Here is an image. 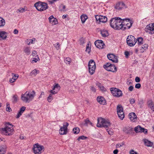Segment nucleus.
Masks as SVG:
<instances>
[{"instance_id": "1", "label": "nucleus", "mask_w": 154, "mask_h": 154, "mask_svg": "<svg viewBox=\"0 0 154 154\" xmlns=\"http://www.w3.org/2000/svg\"><path fill=\"white\" fill-rule=\"evenodd\" d=\"M110 25L112 28L115 29L122 30V19L119 18H112L110 20Z\"/></svg>"}, {"instance_id": "2", "label": "nucleus", "mask_w": 154, "mask_h": 154, "mask_svg": "<svg viewBox=\"0 0 154 154\" xmlns=\"http://www.w3.org/2000/svg\"><path fill=\"white\" fill-rule=\"evenodd\" d=\"M1 133L5 135L10 136L12 135L14 133V130L12 126L9 127L6 126L4 128L0 129Z\"/></svg>"}, {"instance_id": "3", "label": "nucleus", "mask_w": 154, "mask_h": 154, "mask_svg": "<svg viewBox=\"0 0 154 154\" xmlns=\"http://www.w3.org/2000/svg\"><path fill=\"white\" fill-rule=\"evenodd\" d=\"M98 122L97 125L98 127H104L107 128L110 126V123L109 121L106 120L102 118H100L98 119Z\"/></svg>"}, {"instance_id": "4", "label": "nucleus", "mask_w": 154, "mask_h": 154, "mask_svg": "<svg viewBox=\"0 0 154 154\" xmlns=\"http://www.w3.org/2000/svg\"><path fill=\"white\" fill-rule=\"evenodd\" d=\"M34 6L36 9L39 11H45L48 8V4L46 3L41 2L35 3Z\"/></svg>"}, {"instance_id": "5", "label": "nucleus", "mask_w": 154, "mask_h": 154, "mask_svg": "<svg viewBox=\"0 0 154 154\" xmlns=\"http://www.w3.org/2000/svg\"><path fill=\"white\" fill-rule=\"evenodd\" d=\"M32 150L35 154H41L44 151L45 148L43 146L37 143L33 145Z\"/></svg>"}, {"instance_id": "6", "label": "nucleus", "mask_w": 154, "mask_h": 154, "mask_svg": "<svg viewBox=\"0 0 154 154\" xmlns=\"http://www.w3.org/2000/svg\"><path fill=\"white\" fill-rule=\"evenodd\" d=\"M88 69L89 73L91 75H93L95 72L96 69V65L93 60H90L88 63Z\"/></svg>"}, {"instance_id": "7", "label": "nucleus", "mask_w": 154, "mask_h": 154, "mask_svg": "<svg viewBox=\"0 0 154 154\" xmlns=\"http://www.w3.org/2000/svg\"><path fill=\"white\" fill-rule=\"evenodd\" d=\"M137 42L135 37L131 35H129L127 38V43L129 46H134Z\"/></svg>"}, {"instance_id": "8", "label": "nucleus", "mask_w": 154, "mask_h": 154, "mask_svg": "<svg viewBox=\"0 0 154 154\" xmlns=\"http://www.w3.org/2000/svg\"><path fill=\"white\" fill-rule=\"evenodd\" d=\"M103 67L106 70L109 71L115 72L117 71V69L115 66L109 63H106L105 65H103Z\"/></svg>"}, {"instance_id": "9", "label": "nucleus", "mask_w": 154, "mask_h": 154, "mask_svg": "<svg viewBox=\"0 0 154 154\" xmlns=\"http://www.w3.org/2000/svg\"><path fill=\"white\" fill-rule=\"evenodd\" d=\"M110 90L112 95L116 97H119L122 95V92L120 90L116 88H110Z\"/></svg>"}, {"instance_id": "10", "label": "nucleus", "mask_w": 154, "mask_h": 154, "mask_svg": "<svg viewBox=\"0 0 154 154\" xmlns=\"http://www.w3.org/2000/svg\"><path fill=\"white\" fill-rule=\"evenodd\" d=\"M117 110L118 117L119 119L122 120L125 117L123 108L121 105H118L117 106Z\"/></svg>"}, {"instance_id": "11", "label": "nucleus", "mask_w": 154, "mask_h": 154, "mask_svg": "<svg viewBox=\"0 0 154 154\" xmlns=\"http://www.w3.org/2000/svg\"><path fill=\"white\" fill-rule=\"evenodd\" d=\"M145 31L149 34L152 35L154 34V23L149 24L145 28Z\"/></svg>"}, {"instance_id": "12", "label": "nucleus", "mask_w": 154, "mask_h": 154, "mask_svg": "<svg viewBox=\"0 0 154 154\" xmlns=\"http://www.w3.org/2000/svg\"><path fill=\"white\" fill-rule=\"evenodd\" d=\"M63 127H61L59 130V133L61 135L66 134L67 132V127L69 125V124L67 122L63 123Z\"/></svg>"}, {"instance_id": "13", "label": "nucleus", "mask_w": 154, "mask_h": 154, "mask_svg": "<svg viewBox=\"0 0 154 154\" xmlns=\"http://www.w3.org/2000/svg\"><path fill=\"white\" fill-rule=\"evenodd\" d=\"M95 18L97 21L102 23H105L107 21V18L106 17L102 15L95 16Z\"/></svg>"}, {"instance_id": "14", "label": "nucleus", "mask_w": 154, "mask_h": 154, "mask_svg": "<svg viewBox=\"0 0 154 154\" xmlns=\"http://www.w3.org/2000/svg\"><path fill=\"white\" fill-rule=\"evenodd\" d=\"M95 45L96 47L99 49H102L104 48L105 45L102 40H97L95 42Z\"/></svg>"}, {"instance_id": "15", "label": "nucleus", "mask_w": 154, "mask_h": 154, "mask_svg": "<svg viewBox=\"0 0 154 154\" xmlns=\"http://www.w3.org/2000/svg\"><path fill=\"white\" fill-rule=\"evenodd\" d=\"M107 57L109 60L113 62L116 63L118 62L117 57L113 54H109L107 55Z\"/></svg>"}, {"instance_id": "16", "label": "nucleus", "mask_w": 154, "mask_h": 154, "mask_svg": "<svg viewBox=\"0 0 154 154\" xmlns=\"http://www.w3.org/2000/svg\"><path fill=\"white\" fill-rule=\"evenodd\" d=\"M49 22L53 25L57 24L58 23L57 20L53 16H51L48 18Z\"/></svg>"}, {"instance_id": "17", "label": "nucleus", "mask_w": 154, "mask_h": 154, "mask_svg": "<svg viewBox=\"0 0 154 154\" xmlns=\"http://www.w3.org/2000/svg\"><path fill=\"white\" fill-rule=\"evenodd\" d=\"M129 117L130 120L133 122H134L137 120V116L134 112H131L129 114Z\"/></svg>"}, {"instance_id": "18", "label": "nucleus", "mask_w": 154, "mask_h": 154, "mask_svg": "<svg viewBox=\"0 0 154 154\" xmlns=\"http://www.w3.org/2000/svg\"><path fill=\"white\" fill-rule=\"evenodd\" d=\"M21 98L23 101L27 102L29 98V92L26 91L25 94L22 95Z\"/></svg>"}, {"instance_id": "19", "label": "nucleus", "mask_w": 154, "mask_h": 154, "mask_svg": "<svg viewBox=\"0 0 154 154\" xmlns=\"http://www.w3.org/2000/svg\"><path fill=\"white\" fill-rule=\"evenodd\" d=\"M147 105L148 108L154 111V102L151 100H149L147 102Z\"/></svg>"}, {"instance_id": "20", "label": "nucleus", "mask_w": 154, "mask_h": 154, "mask_svg": "<svg viewBox=\"0 0 154 154\" xmlns=\"http://www.w3.org/2000/svg\"><path fill=\"white\" fill-rule=\"evenodd\" d=\"M97 100L98 102L100 104L104 105L106 101L104 98L102 97L98 96L97 98Z\"/></svg>"}, {"instance_id": "21", "label": "nucleus", "mask_w": 154, "mask_h": 154, "mask_svg": "<svg viewBox=\"0 0 154 154\" xmlns=\"http://www.w3.org/2000/svg\"><path fill=\"white\" fill-rule=\"evenodd\" d=\"M126 8L125 4L122 2H120L117 4L116 6V8L118 10H121L122 8Z\"/></svg>"}, {"instance_id": "22", "label": "nucleus", "mask_w": 154, "mask_h": 154, "mask_svg": "<svg viewBox=\"0 0 154 154\" xmlns=\"http://www.w3.org/2000/svg\"><path fill=\"white\" fill-rule=\"evenodd\" d=\"M7 147L5 145H2L0 146V154H5Z\"/></svg>"}, {"instance_id": "23", "label": "nucleus", "mask_w": 154, "mask_h": 154, "mask_svg": "<svg viewBox=\"0 0 154 154\" xmlns=\"http://www.w3.org/2000/svg\"><path fill=\"white\" fill-rule=\"evenodd\" d=\"M7 147L5 145H2L0 146V154H5Z\"/></svg>"}, {"instance_id": "24", "label": "nucleus", "mask_w": 154, "mask_h": 154, "mask_svg": "<svg viewBox=\"0 0 154 154\" xmlns=\"http://www.w3.org/2000/svg\"><path fill=\"white\" fill-rule=\"evenodd\" d=\"M6 32L4 31H0V40L5 39L7 38Z\"/></svg>"}, {"instance_id": "25", "label": "nucleus", "mask_w": 154, "mask_h": 154, "mask_svg": "<svg viewBox=\"0 0 154 154\" xmlns=\"http://www.w3.org/2000/svg\"><path fill=\"white\" fill-rule=\"evenodd\" d=\"M25 109L26 107H22L20 109L19 112L17 113L16 118L17 119L19 118L20 117V116L22 115L23 112L25 111Z\"/></svg>"}, {"instance_id": "26", "label": "nucleus", "mask_w": 154, "mask_h": 154, "mask_svg": "<svg viewBox=\"0 0 154 154\" xmlns=\"http://www.w3.org/2000/svg\"><path fill=\"white\" fill-rule=\"evenodd\" d=\"M128 24L122 27V30H125L126 29H129L131 27L132 24V22L130 20H128Z\"/></svg>"}, {"instance_id": "27", "label": "nucleus", "mask_w": 154, "mask_h": 154, "mask_svg": "<svg viewBox=\"0 0 154 154\" xmlns=\"http://www.w3.org/2000/svg\"><path fill=\"white\" fill-rule=\"evenodd\" d=\"M143 141L145 145L147 146H152L153 145L152 143L146 139H144Z\"/></svg>"}, {"instance_id": "28", "label": "nucleus", "mask_w": 154, "mask_h": 154, "mask_svg": "<svg viewBox=\"0 0 154 154\" xmlns=\"http://www.w3.org/2000/svg\"><path fill=\"white\" fill-rule=\"evenodd\" d=\"M144 128H142L140 126L138 125L134 128V131L137 133L144 131Z\"/></svg>"}, {"instance_id": "29", "label": "nucleus", "mask_w": 154, "mask_h": 154, "mask_svg": "<svg viewBox=\"0 0 154 154\" xmlns=\"http://www.w3.org/2000/svg\"><path fill=\"white\" fill-rule=\"evenodd\" d=\"M35 95V92L34 90H32L29 92V101L32 100L34 99Z\"/></svg>"}, {"instance_id": "30", "label": "nucleus", "mask_w": 154, "mask_h": 154, "mask_svg": "<svg viewBox=\"0 0 154 154\" xmlns=\"http://www.w3.org/2000/svg\"><path fill=\"white\" fill-rule=\"evenodd\" d=\"M124 131L127 134H130L132 133V128L131 127L125 128Z\"/></svg>"}, {"instance_id": "31", "label": "nucleus", "mask_w": 154, "mask_h": 154, "mask_svg": "<svg viewBox=\"0 0 154 154\" xmlns=\"http://www.w3.org/2000/svg\"><path fill=\"white\" fill-rule=\"evenodd\" d=\"M39 73V71L36 69H35L32 71L29 74L33 76H35L37 74Z\"/></svg>"}, {"instance_id": "32", "label": "nucleus", "mask_w": 154, "mask_h": 154, "mask_svg": "<svg viewBox=\"0 0 154 154\" xmlns=\"http://www.w3.org/2000/svg\"><path fill=\"white\" fill-rule=\"evenodd\" d=\"M101 34L102 36L106 37L108 35V32L106 30H103L101 31Z\"/></svg>"}, {"instance_id": "33", "label": "nucleus", "mask_w": 154, "mask_h": 154, "mask_svg": "<svg viewBox=\"0 0 154 154\" xmlns=\"http://www.w3.org/2000/svg\"><path fill=\"white\" fill-rule=\"evenodd\" d=\"M40 59L39 58L38 55H36L35 57H33L32 58V60H31V63H33L34 62L36 63L38 61H39Z\"/></svg>"}, {"instance_id": "34", "label": "nucleus", "mask_w": 154, "mask_h": 154, "mask_svg": "<svg viewBox=\"0 0 154 154\" xmlns=\"http://www.w3.org/2000/svg\"><path fill=\"white\" fill-rule=\"evenodd\" d=\"M148 45L147 44H144L142 46L140 49V51L141 52H143L144 51L146 50L148 48Z\"/></svg>"}, {"instance_id": "35", "label": "nucleus", "mask_w": 154, "mask_h": 154, "mask_svg": "<svg viewBox=\"0 0 154 154\" xmlns=\"http://www.w3.org/2000/svg\"><path fill=\"white\" fill-rule=\"evenodd\" d=\"M88 18L87 16L85 15H82L81 16V19L82 23H84Z\"/></svg>"}, {"instance_id": "36", "label": "nucleus", "mask_w": 154, "mask_h": 154, "mask_svg": "<svg viewBox=\"0 0 154 154\" xmlns=\"http://www.w3.org/2000/svg\"><path fill=\"white\" fill-rule=\"evenodd\" d=\"M59 9L61 11H66V6L63 4L59 6Z\"/></svg>"}, {"instance_id": "37", "label": "nucleus", "mask_w": 154, "mask_h": 154, "mask_svg": "<svg viewBox=\"0 0 154 154\" xmlns=\"http://www.w3.org/2000/svg\"><path fill=\"white\" fill-rule=\"evenodd\" d=\"M136 41L139 45H141L143 44V39L142 38L139 37Z\"/></svg>"}, {"instance_id": "38", "label": "nucleus", "mask_w": 154, "mask_h": 154, "mask_svg": "<svg viewBox=\"0 0 154 154\" xmlns=\"http://www.w3.org/2000/svg\"><path fill=\"white\" fill-rule=\"evenodd\" d=\"M27 10L26 8V7H24V8H20L19 9H18L17 11V13H23L25 11H26Z\"/></svg>"}, {"instance_id": "39", "label": "nucleus", "mask_w": 154, "mask_h": 154, "mask_svg": "<svg viewBox=\"0 0 154 154\" xmlns=\"http://www.w3.org/2000/svg\"><path fill=\"white\" fill-rule=\"evenodd\" d=\"M97 85L98 87L102 91H105V89L103 85L100 83H98L97 84Z\"/></svg>"}, {"instance_id": "40", "label": "nucleus", "mask_w": 154, "mask_h": 154, "mask_svg": "<svg viewBox=\"0 0 154 154\" xmlns=\"http://www.w3.org/2000/svg\"><path fill=\"white\" fill-rule=\"evenodd\" d=\"M60 86L57 84H55V85H54L52 89L53 90H56L59 91L60 89Z\"/></svg>"}, {"instance_id": "41", "label": "nucleus", "mask_w": 154, "mask_h": 154, "mask_svg": "<svg viewBox=\"0 0 154 154\" xmlns=\"http://www.w3.org/2000/svg\"><path fill=\"white\" fill-rule=\"evenodd\" d=\"M64 61L67 65H69L71 62V60L69 57H66L64 59Z\"/></svg>"}, {"instance_id": "42", "label": "nucleus", "mask_w": 154, "mask_h": 154, "mask_svg": "<svg viewBox=\"0 0 154 154\" xmlns=\"http://www.w3.org/2000/svg\"><path fill=\"white\" fill-rule=\"evenodd\" d=\"M5 20L3 18L0 17V27L4 26L5 24Z\"/></svg>"}, {"instance_id": "43", "label": "nucleus", "mask_w": 154, "mask_h": 154, "mask_svg": "<svg viewBox=\"0 0 154 154\" xmlns=\"http://www.w3.org/2000/svg\"><path fill=\"white\" fill-rule=\"evenodd\" d=\"M79 132V129L78 127L74 128L73 129V132L75 134H78Z\"/></svg>"}, {"instance_id": "44", "label": "nucleus", "mask_w": 154, "mask_h": 154, "mask_svg": "<svg viewBox=\"0 0 154 154\" xmlns=\"http://www.w3.org/2000/svg\"><path fill=\"white\" fill-rule=\"evenodd\" d=\"M128 20H130L128 19H124L123 20H122V25L123 27L124 26H125L127 24H128Z\"/></svg>"}, {"instance_id": "45", "label": "nucleus", "mask_w": 154, "mask_h": 154, "mask_svg": "<svg viewBox=\"0 0 154 154\" xmlns=\"http://www.w3.org/2000/svg\"><path fill=\"white\" fill-rule=\"evenodd\" d=\"M91 44H89V42L86 48V51L88 53H89L90 52Z\"/></svg>"}, {"instance_id": "46", "label": "nucleus", "mask_w": 154, "mask_h": 154, "mask_svg": "<svg viewBox=\"0 0 154 154\" xmlns=\"http://www.w3.org/2000/svg\"><path fill=\"white\" fill-rule=\"evenodd\" d=\"M18 97L17 95H14L13 97V102L14 103H16L17 101Z\"/></svg>"}, {"instance_id": "47", "label": "nucleus", "mask_w": 154, "mask_h": 154, "mask_svg": "<svg viewBox=\"0 0 154 154\" xmlns=\"http://www.w3.org/2000/svg\"><path fill=\"white\" fill-rule=\"evenodd\" d=\"M87 138L88 137H85L84 135H82L79 137L77 139V140L79 141L80 140H86Z\"/></svg>"}, {"instance_id": "48", "label": "nucleus", "mask_w": 154, "mask_h": 154, "mask_svg": "<svg viewBox=\"0 0 154 154\" xmlns=\"http://www.w3.org/2000/svg\"><path fill=\"white\" fill-rule=\"evenodd\" d=\"M6 110L7 111L10 112V111H11V109L10 107V104L8 103H6Z\"/></svg>"}, {"instance_id": "49", "label": "nucleus", "mask_w": 154, "mask_h": 154, "mask_svg": "<svg viewBox=\"0 0 154 154\" xmlns=\"http://www.w3.org/2000/svg\"><path fill=\"white\" fill-rule=\"evenodd\" d=\"M53 98L52 95L51 94H50L48 97L47 100L48 102H51L53 100Z\"/></svg>"}, {"instance_id": "50", "label": "nucleus", "mask_w": 154, "mask_h": 154, "mask_svg": "<svg viewBox=\"0 0 154 154\" xmlns=\"http://www.w3.org/2000/svg\"><path fill=\"white\" fill-rule=\"evenodd\" d=\"M36 42V39L34 38H33L32 39L29 40V44H34Z\"/></svg>"}, {"instance_id": "51", "label": "nucleus", "mask_w": 154, "mask_h": 154, "mask_svg": "<svg viewBox=\"0 0 154 154\" xmlns=\"http://www.w3.org/2000/svg\"><path fill=\"white\" fill-rule=\"evenodd\" d=\"M12 75L13 76L12 78L14 79H15V80H16L18 77V75L17 74H16L14 73H12Z\"/></svg>"}, {"instance_id": "52", "label": "nucleus", "mask_w": 154, "mask_h": 154, "mask_svg": "<svg viewBox=\"0 0 154 154\" xmlns=\"http://www.w3.org/2000/svg\"><path fill=\"white\" fill-rule=\"evenodd\" d=\"M107 131L108 132L109 134L110 135H112L113 134V132L112 129H110L109 128H108L106 129Z\"/></svg>"}, {"instance_id": "53", "label": "nucleus", "mask_w": 154, "mask_h": 154, "mask_svg": "<svg viewBox=\"0 0 154 154\" xmlns=\"http://www.w3.org/2000/svg\"><path fill=\"white\" fill-rule=\"evenodd\" d=\"M36 55H38L37 54V52L33 50L32 51V54L31 56H32V57H35Z\"/></svg>"}, {"instance_id": "54", "label": "nucleus", "mask_w": 154, "mask_h": 154, "mask_svg": "<svg viewBox=\"0 0 154 154\" xmlns=\"http://www.w3.org/2000/svg\"><path fill=\"white\" fill-rule=\"evenodd\" d=\"M58 91L56 90H53V89H52V90H51L50 91V92L52 94H57Z\"/></svg>"}, {"instance_id": "55", "label": "nucleus", "mask_w": 154, "mask_h": 154, "mask_svg": "<svg viewBox=\"0 0 154 154\" xmlns=\"http://www.w3.org/2000/svg\"><path fill=\"white\" fill-rule=\"evenodd\" d=\"M24 51L26 53L28 54L29 53V48L28 47H25Z\"/></svg>"}, {"instance_id": "56", "label": "nucleus", "mask_w": 154, "mask_h": 154, "mask_svg": "<svg viewBox=\"0 0 154 154\" xmlns=\"http://www.w3.org/2000/svg\"><path fill=\"white\" fill-rule=\"evenodd\" d=\"M140 79L139 77H137L135 78V81L136 82H138L140 81Z\"/></svg>"}, {"instance_id": "57", "label": "nucleus", "mask_w": 154, "mask_h": 154, "mask_svg": "<svg viewBox=\"0 0 154 154\" xmlns=\"http://www.w3.org/2000/svg\"><path fill=\"white\" fill-rule=\"evenodd\" d=\"M141 87V85L140 83L137 84L135 86V87L137 88H139Z\"/></svg>"}, {"instance_id": "58", "label": "nucleus", "mask_w": 154, "mask_h": 154, "mask_svg": "<svg viewBox=\"0 0 154 154\" xmlns=\"http://www.w3.org/2000/svg\"><path fill=\"white\" fill-rule=\"evenodd\" d=\"M55 48L57 50H58L60 49V45L59 43H57V44L55 46Z\"/></svg>"}, {"instance_id": "59", "label": "nucleus", "mask_w": 154, "mask_h": 154, "mask_svg": "<svg viewBox=\"0 0 154 154\" xmlns=\"http://www.w3.org/2000/svg\"><path fill=\"white\" fill-rule=\"evenodd\" d=\"M130 103L131 104H133L135 102V100L134 99L132 98L130 100Z\"/></svg>"}, {"instance_id": "60", "label": "nucleus", "mask_w": 154, "mask_h": 154, "mask_svg": "<svg viewBox=\"0 0 154 154\" xmlns=\"http://www.w3.org/2000/svg\"><path fill=\"white\" fill-rule=\"evenodd\" d=\"M129 53L127 51H125V54L126 57H128V56L129 55Z\"/></svg>"}, {"instance_id": "61", "label": "nucleus", "mask_w": 154, "mask_h": 154, "mask_svg": "<svg viewBox=\"0 0 154 154\" xmlns=\"http://www.w3.org/2000/svg\"><path fill=\"white\" fill-rule=\"evenodd\" d=\"M134 88V87L132 86H130L128 88V90L130 91H133Z\"/></svg>"}, {"instance_id": "62", "label": "nucleus", "mask_w": 154, "mask_h": 154, "mask_svg": "<svg viewBox=\"0 0 154 154\" xmlns=\"http://www.w3.org/2000/svg\"><path fill=\"white\" fill-rule=\"evenodd\" d=\"M85 124L87 125H88L89 124V122H90V121L88 119L85 120Z\"/></svg>"}, {"instance_id": "63", "label": "nucleus", "mask_w": 154, "mask_h": 154, "mask_svg": "<svg viewBox=\"0 0 154 154\" xmlns=\"http://www.w3.org/2000/svg\"><path fill=\"white\" fill-rule=\"evenodd\" d=\"M9 82L11 83H12L14 82L15 80V79H14L13 78L10 79Z\"/></svg>"}, {"instance_id": "64", "label": "nucleus", "mask_w": 154, "mask_h": 154, "mask_svg": "<svg viewBox=\"0 0 154 154\" xmlns=\"http://www.w3.org/2000/svg\"><path fill=\"white\" fill-rule=\"evenodd\" d=\"M130 154H138L136 152H135L133 150H132L130 152Z\"/></svg>"}]
</instances>
